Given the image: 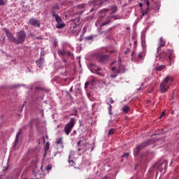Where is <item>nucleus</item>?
I'll return each mask as SVG.
<instances>
[{"instance_id":"nucleus-1","label":"nucleus","mask_w":179,"mask_h":179,"mask_svg":"<svg viewBox=\"0 0 179 179\" xmlns=\"http://www.w3.org/2000/svg\"><path fill=\"white\" fill-rule=\"evenodd\" d=\"M173 82V78L171 76H166V78H164L163 80L161 82L159 85V90L161 91V93L166 92L169 90Z\"/></svg>"},{"instance_id":"nucleus-2","label":"nucleus","mask_w":179,"mask_h":179,"mask_svg":"<svg viewBox=\"0 0 179 179\" xmlns=\"http://www.w3.org/2000/svg\"><path fill=\"white\" fill-rule=\"evenodd\" d=\"M173 58H175V56L173 50H168L166 52H162L159 56L156 57V59H168L170 62H172Z\"/></svg>"},{"instance_id":"nucleus-3","label":"nucleus","mask_w":179,"mask_h":179,"mask_svg":"<svg viewBox=\"0 0 179 179\" xmlns=\"http://www.w3.org/2000/svg\"><path fill=\"white\" fill-rule=\"evenodd\" d=\"M114 64H116L115 66H112V71H114L116 70V73H124L126 71V69L124 66L120 65V62H113L112 64H110V66H113Z\"/></svg>"},{"instance_id":"nucleus-4","label":"nucleus","mask_w":179,"mask_h":179,"mask_svg":"<svg viewBox=\"0 0 179 179\" xmlns=\"http://www.w3.org/2000/svg\"><path fill=\"white\" fill-rule=\"evenodd\" d=\"M26 38V34L24 31L17 33V38H15V44L20 45L24 42Z\"/></svg>"},{"instance_id":"nucleus-5","label":"nucleus","mask_w":179,"mask_h":179,"mask_svg":"<svg viewBox=\"0 0 179 179\" xmlns=\"http://www.w3.org/2000/svg\"><path fill=\"white\" fill-rule=\"evenodd\" d=\"M95 59H96V61L101 64L107 63L110 59L109 55H104L101 53H98L95 55Z\"/></svg>"},{"instance_id":"nucleus-6","label":"nucleus","mask_w":179,"mask_h":179,"mask_svg":"<svg viewBox=\"0 0 179 179\" xmlns=\"http://www.w3.org/2000/svg\"><path fill=\"white\" fill-rule=\"evenodd\" d=\"M151 142V140H148L146 141L144 143H142L139 145H138L136 147V149L134 150V155L137 156L138 154L139 153V152L144 148L150 145Z\"/></svg>"},{"instance_id":"nucleus-7","label":"nucleus","mask_w":179,"mask_h":179,"mask_svg":"<svg viewBox=\"0 0 179 179\" xmlns=\"http://www.w3.org/2000/svg\"><path fill=\"white\" fill-rule=\"evenodd\" d=\"M74 125H75V119L71 118L70 122L65 127L64 131L67 135H69Z\"/></svg>"},{"instance_id":"nucleus-8","label":"nucleus","mask_w":179,"mask_h":179,"mask_svg":"<svg viewBox=\"0 0 179 179\" xmlns=\"http://www.w3.org/2000/svg\"><path fill=\"white\" fill-rule=\"evenodd\" d=\"M2 30H3L8 37V38L9 39V41L10 42H13L14 43H15V39L16 38L13 36V34H12V32H10L8 29L6 28H3L2 29Z\"/></svg>"},{"instance_id":"nucleus-9","label":"nucleus","mask_w":179,"mask_h":179,"mask_svg":"<svg viewBox=\"0 0 179 179\" xmlns=\"http://www.w3.org/2000/svg\"><path fill=\"white\" fill-rule=\"evenodd\" d=\"M54 17H55L56 21L57 22V28L58 29H62L65 27V24L62 22V18L57 15H52Z\"/></svg>"},{"instance_id":"nucleus-10","label":"nucleus","mask_w":179,"mask_h":179,"mask_svg":"<svg viewBox=\"0 0 179 179\" xmlns=\"http://www.w3.org/2000/svg\"><path fill=\"white\" fill-rule=\"evenodd\" d=\"M108 0H92L90 1V6H99L104 1H107Z\"/></svg>"},{"instance_id":"nucleus-11","label":"nucleus","mask_w":179,"mask_h":179,"mask_svg":"<svg viewBox=\"0 0 179 179\" xmlns=\"http://www.w3.org/2000/svg\"><path fill=\"white\" fill-rule=\"evenodd\" d=\"M29 24L32 25L34 27H41V24L40 22L38 21L37 20L32 18L29 21Z\"/></svg>"},{"instance_id":"nucleus-12","label":"nucleus","mask_w":179,"mask_h":179,"mask_svg":"<svg viewBox=\"0 0 179 179\" xmlns=\"http://www.w3.org/2000/svg\"><path fill=\"white\" fill-rule=\"evenodd\" d=\"M165 44H166V42L164 41H163V38L161 37V38H159V46H158V48H157V52L158 53H159V52L162 50V48L164 47V46H165Z\"/></svg>"},{"instance_id":"nucleus-13","label":"nucleus","mask_w":179,"mask_h":179,"mask_svg":"<svg viewBox=\"0 0 179 179\" xmlns=\"http://www.w3.org/2000/svg\"><path fill=\"white\" fill-rule=\"evenodd\" d=\"M87 7V4H80L77 6V9L78 10V13L82 14L85 9Z\"/></svg>"},{"instance_id":"nucleus-14","label":"nucleus","mask_w":179,"mask_h":179,"mask_svg":"<svg viewBox=\"0 0 179 179\" xmlns=\"http://www.w3.org/2000/svg\"><path fill=\"white\" fill-rule=\"evenodd\" d=\"M145 3L147 6V8H146V10L144 11V10H142L141 13H142V16H145L148 13V11L150 10V2L148 0H145Z\"/></svg>"},{"instance_id":"nucleus-15","label":"nucleus","mask_w":179,"mask_h":179,"mask_svg":"<svg viewBox=\"0 0 179 179\" xmlns=\"http://www.w3.org/2000/svg\"><path fill=\"white\" fill-rule=\"evenodd\" d=\"M83 141H79L77 143V147H78V149H77V150L81 151L82 150H83V146H85L86 144H85V143H83Z\"/></svg>"},{"instance_id":"nucleus-16","label":"nucleus","mask_w":179,"mask_h":179,"mask_svg":"<svg viewBox=\"0 0 179 179\" xmlns=\"http://www.w3.org/2000/svg\"><path fill=\"white\" fill-rule=\"evenodd\" d=\"M59 9H60V7L59 6H55L52 7V16L58 15L57 11Z\"/></svg>"},{"instance_id":"nucleus-17","label":"nucleus","mask_w":179,"mask_h":179,"mask_svg":"<svg viewBox=\"0 0 179 179\" xmlns=\"http://www.w3.org/2000/svg\"><path fill=\"white\" fill-rule=\"evenodd\" d=\"M44 62H45V59H41V58L36 61V64H37L38 66L41 69L43 68V64Z\"/></svg>"},{"instance_id":"nucleus-18","label":"nucleus","mask_w":179,"mask_h":179,"mask_svg":"<svg viewBox=\"0 0 179 179\" xmlns=\"http://www.w3.org/2000/svg\"><path fill=\"white\" fill-rule=\"evenodd\" d=\"M50 148V143L47 142L45 145V154H44V158L46 157L48 152Z\"/></svg>"},{"instance_id":"nucleus-19","label":"nucleus","mask_w":179,"mask_h":179,"mask_svg":"<svg viewBox=\"0 0 179 179\" xmlns=\"http://www.w3.org/2000/svg\"><path fill=\"white\" fill-rule=\"evenodd\" d=\"M165 68H166V66H164V65H159V66H155V70L157 71H161L163 69H164Z\"/></svg>"},{"instance_id":"nucleus-20","label":"nucleus","mask_w":179,"mask_h":179,"mask_svg":"<svg viewBox=\"0 0 179 179\" xmlns=\"http://www.w3.org/2000/svg\"><path fill=\"white\" fill-rule=\"evenodd\" d=\"M21 134H22V130L20 129L19 131H18V133H17V135H16L15 145L18 143L19 138H20V136Z\"/></svg>"},{"instance_id":"nucleus-21","label":"nucleus","mask_w":179,"mask_h":179,"mask_svg":"<svg viewBox=\"0 0 179 179\" xmlns=\"http://www.w3.org/2000/svg\"><path fill=\"white\" fill-rule=\"evenodd\" d=\"M95 36L94 35H91L90 36H87L85 38H84V39H85L86 41H92L94 38Z\"/></svg>"},{"instance_id":"nucleus-22","label":"nucleus","mask_w":179,"mask_h":179,"mask_svg":"<svg viewBox=\"0 0 179 179\" xmlns=\"http://www.w3.org/2000/svg\"><path fill=\"white\" fill-rule=\"evenodd\" d=\"M130 110V108L127 106L123 107V112H124L125 113H127Z\"/></svg>"},{"instance_id":"nucleus-23","label":"nucleus","mask_w":179,"mask_h":179,"mask_svg":"<svg viewBox=\"0 0 179 179\" xmlns=\"http://www.w3.org/2000/svg\"><path fill=\"white\" fill-rule=\"evenodd\" d=\"M80 24L79 23V19H76V20H74V26H73V28L76 27L77 26H78Z\"/></svg>"},{"instance_id":"nucleus-24","label":"nucleus","mask_w":179,"mask_h":179,"mask_svg":"<svg viewBox=\"0 0 179 179\" xmlns=\"http://www.w3.org/2000/svg\"><path fill=\"white\" fill-rule=\"evenodd\" d=\"M59 54L62 55V56H66V52L64 50H59Z\"/></svg>"},{"instance_id":"nucleus-25","label":"nucleus","mask_w":179,"mask_h":179,"mask_svg":"<svg viewBox=\"0 0 179 179\" xmlns=\"http://www.w3.org/2000/svg\"><path fill=\"white\" fill-rule=\"evenodd\" d=\"M110 22V20H108L107 21L102 22V24H101V27L106 26V25L108 24Z\"/></svg>"},{"instance_id":"nucleus-26","label":"nucleus","mask_w":179,"mask_h":179,"mask_svg":"<svg viewBox=\"0 0 179 179\" xmlns=\"http://www.w3.org/2000/svg\"><path fill=\"white\" fill-rule=\"evenodd\" d=\"M44 56H45L44 50H43V49H41V57H40V59H44Z\"/></svg>"},{"instance_id":"nucleus-27","label":"nucleus","mask_w":179,"mask_h":179,"mask_svg":"<svg viewBox=\"0 0 179 179\" xmlns=\"http://www.w3.org/2000/svg\"><path fill=\"white\" fill-rule=\"evenodd\" d=\"M108 105H109V115H112L113 114L112 113V108H113V106H112L111 104H110V103H108Z\"/></svg>"},{"instance_id":"nucleus-28","label":"nucleus","mask_w":179,"mask_h":179,"mask_svg":"<svg viewBox=\"0 0 179 179\" xmlns=\"http://www.w3.org/2000/svg\"><path fill=\"white\" fill-rule=\"evenodd\" d=\"M143 53L142 52H140L139 54H138V56H137V58L140 60H142L143 59Z\"/></svg>"},{"instance_id":"nucleus-29","label":"nucleus","mask_w":179,"mask_h":179,"mask_svg":"<svg viewBox=\"0 0 179 179\" xmlns=\"http://www.w3.org/2000/svg\"><path fill=\"white\" fill-rule=\"evenodd\" d=\"M69 164L71 166H76V164L73 160L69 159Z\"/></svg>"},{"instance_id":"nucleus-30","label":"nucleus","mask_w":179,"mask_h":179,"mask_svg":"<svg viewBox=\"0 0 179 179\" xmlns=\"http://www.w3.org/2000/svg\"><path fill=\"white\" fill-rule=\"evenodd\" d=\"M115 133V130L113 129H110V130H109V133H108V135H112Z\"/></svg>"},{"instance_id":"nucleus-31","label":"nucleus","mask_w":179,"mask_h":179,"mask_svg":"<svg viewBox=\"0 0 179 179\" xmlns=\"http://www.w3.org/2000/svg\"><path fill=\"white\" fill-rule=\"evenodd\" d=\"M57 143L59 144H62V138H59L57 141Z\"/></svg>"},{"instance_id":"nucleus-32","label":"nucleus","mask_w":179,"mask_h":179,"mask_svg":"<svg viewBox=\"0 0 179 179\" xmlns=\"http://www.w3.org/2000/svg\"><path fill=\"white\" fill-rule=\"evenodd\" d=\"M112 10H113V11H112V13L114 12H116L117 10V6H113L112 7Z\"/></svg>"},{"instance_id":"nucleus-33","label":"nucleus","mask_w":179,"mask_h":179,"mask_svg":"<svg viewBox=\"0 0 179 179\" xmlns=\"http://www.w3.org/2000/svg\"><path fill=\"white\" fill-rule=\"evenodd\" d=\"M97 81V78L92 77V79H91V82H92V83H96Z\"/></svg>"},{"instance_id":"nucleus-34","label":"nucleus","mask_w":179,"mask_h":179,"mask_svg":"<svg viewBox=\"0 0 179 179\" xmlns=\"http://www.w3.org/2000/svg\"><path fill=\"white\" fill-rule=\"evenodd\" d=\"M52 167V164H49V165H48L46 170H48V171L51 170Z\"/></svg>"},{"instance_id":"nucleus-35","label":"nucleus","mask_w":179,"mask_h":179,"mask_svg":"<svg viewBox=\"0 0 179 179\" xmlns=\"http://www.w3.org/2000/svg\"><path fill=\"white\" fill-rule=\"evenodd\" d=\"M108 101H109L111 104H113V103H115V101L113 99V98H109Z\"/></svg>"},{"instance_id":"nucleus-36","label":"nucleus","mask_w":179,"mask_h":179,"mask_svg":"<svg viewBox=\"0 0 179 179\" xmlns=\"http://www.w3.org/2000/svg\"><path fill=\"white\" fill-rule=\"evenodd\" d=\"M67 55H68L69 57H72L73 56V54L71 52L69 51L68 53H67Z\"/></svg>"},{"instance_id":"nucleus-37","label":"nucleus","mask_w":179,"mask_h":179,"mask_svg":"<svg viewBox=\"0 0 179 179\" xmlns=\"http://www.w3.org/2000/svg\"><path fill=\"white\" fill-rule=\"evenodd\" d=\"M106 51H107L108 52L112 54V53L116 52H117V50H116V49H113V50H112V51H108V50H106Z\"/></svg>"},{"instance_id":"nucleus-38","label":"nucleus","mask_w":179,"mask_h":179,"mask_svg":"<svg viewBox=\"0 0 179 179\" xmlns=\"http://www.w3.org/2000/svg\"><path fill=\"white\" fill-rule=\"evenodd\" d=\"M43 164H42L41 167V170L39 171V175H41L43 173Z\"/></svg>"},{"instance_id":"nucleus-39","label":"nucleus","mask_w":179,"mask_h":179,"mask_svg":"<svg viewBox=\"0 0 179 179\" xmlns=\"http://www.w3.org/2000/svg\"><path fill=\"white\" fill-rule=\"evenodd\" d=\"M129 52H130V49L129 48H127L126 50V51H124V54H126V55L129 54Z\"/></svg>"},{"instance_id":"nucleus-40","label":"nucleus","mask_w":179,"mask_h":179,"mask_svg":"<svg viewBox=\"0 0 179 179\" xmlns=\"http://www.w3.org/2000/svg\"><path fill=\"white\" fill-rule=\"evenodd\" d=\"M0 5L1 6H4L5 5V3H4L3 0H0Z\"/></svg>"},{"instance_id":"nucleus-41","label":"nucleus","mask_w":179,"mask_h":179,"mask_svg":"<svg viewBox=\"0 0 179 179\" xmlns=\"http://www.w3.org/2000/svg\"><path fill=\"white\" fill-rule=\"evenodd\" d=\"M129 155V153L127 152V153H124V155H123V157H128V156Z\"/></svg>"},{"instance_id":"nucleus-42","label":"nucleus","mask_w":179,"mask_h":179,"mask_svg":"<svg viewBox=\"0 0 179 179\" xmlns=\"http://www.w3.org/2000/svg\"><path fill=\"white\" fill-rule=\"evenodd\" d=\"M165 115H166L165 112H162L161 116L159 117V119H161L162 117H164Z\"/></svg>"},{"instance_id":"nucleus-43","label":"nucleus","mask_w":179,"mask_h":179,"mask_svg":"<svg viewBox=\"0 0 179 179\" xmlns=\"http://www.w3.org/2000/svg\"><path fill=\"white\" fill-rule=\"evenodd\" d=\"M100 71H102V69H101V67H98V68H96V69L95 70L96 72Z\"/></svg>"},{"instance_id":"nucleus-44","label":"nucleus","mask_w":179,"mask_h":179,"mask_svg":"<svg viewBox=\"0 0 179 179\" xmlns=\"http://www.w3.org/2000/svg\"><path fill=\"white\" fill-rule=\"evenodd\" d=\"M117 77V75L116 74H112L110 75V78H115Z\"/></svg>"},{"instance_id":"nucleus-45","label":"nucleus","mask_w":179,"mask_h":179,"mask_svg":"<svg viewBox=\"0 0 179 179\" xmlns=\"http://www.w3.org/2000/svg\"><path fill=\"white\" fill-rule=\"evenodd\" d=\"M96 75H99V76L103 77V74H101V73L97 72V71H96Z\"/></svg>"},{"instance_id":"nucleus-46","label":"nucleus","mask_w":179,"mask_h":179,"mask_svg":"<svg viewBox=\"0 0 179 179\" xmlns=\"http://www.w3.org/2000/svg\"><path fill=\"white\" fill-rule=\"evenodd\" d=\"M138 6H139L140 8H142V7H143V3H140L138 4Z\"/></svg>"},{"instance_id":"nucleus-47","label":"nucleus","mask_w":179,"mask_h":179,"mask_svg":"<svg viewBox=\"0 0 179 179\" xmlns=\"http://www.w3.org/2000/svg\"><path fill=\"white\" fill-rule=\"evenodd\" d=\"M108 9L107 8L103 9V12H108Z\"/></svg>"},{"instance_id":"nucleus-48","label":"nucleus","mask_w":179,"mask_h":179,"mask_svg":"<svg viewBox=\"0 0 179 179\" xmlns=\"http://www.w3.org/2000/svg\"><path fill=\"white\" fill-rule=\"evenodd\" d=\"M88 85H89V83L88 82L85 83V87H87Z\"/></svg>"},{"instance_id":"nucleus-49","label":"nucleus","mask_w":179,"mask_h":179,"mask_svg":"<svg viewBox=\"0 0 179 179\" xmlns=\"http://www.w3.org/2000/svg\"><path fill=\"white\" fill-rule=\"evenodd\" d=\"M73 87L72 86V87H71V89H70V91H71V92H73Z\"/></svg>"},{"instance_id":"nucleus-50","label":"nucleus","mask_w":179,"mask_h":179,"mask_svg":"<svg viewBox=\"0 0 179 179\" xmlns=\"http://www.w3.org/2000/svg\"><path fill=\"white\" fill-rule=\"evenodd\" d=\"M36 90H42L41 87H36Z\"/></svg>"},{"instance_id":"nucleus-51","label":"nucleus","mask_w":179,"mask_h":179,"mask_svg":"<svg viewBox=\"0 0 179 179\" xmlns=\"http://www.w3.org/2000/svg\"><path fill=\"white\" fill-rule=\"evenodd\" d=\"M67 94H69V95L70 96V97H71V99H73V97L71 96V95L69 92H67Z\"/></svg>"},{"instance_id":"nucleus-52","label":"nucleus","mask_w":179,"mask_h":179,"mask_svg":"<svg viewBox=\"0 0 179 179\" xmlns=\"http://www.w3.org/2000/svg\"><path fill=\"white\" fill-rule=\"evenodd\" d=\"M83 31H84V33L86 31L85 28L83 29Z\"/></svg>"},{"instance_id":"nucleus-53","label":"nucleus","mask_w":179,"mask_h":179,"mask_svg":"<svg viewBox=\"0 0 179 179\" xmlns=\"http://www.w3.org/2000/svg\"><path fill=\"white\" fill-rule=\"evenodd\" d=\"M2 39H3V41H5V39H6V37H5V36H3V37L2 38Z\"/></svg>"},{"instance_id":"nucleus-54","label":"nucleus","mask_w":179,"mask_h":179,"mask_svg":"<svg viewBox=\"0 0 179 179\" xmlns=\"http://www.w3.org/2000/svg\"><path fill=\"white\" fill-rule=\"evenodd\" d=\"M102 179H108V178L107 177H103V178H102Z\"/></svg>"},{"instance_id":"nucleus-55","label":"nucleus","mask_w":179,"mask_h":179,"mask_svg":"<svg viewBox=\"0 0 179 179\" xmlns=\"http://www.w3.org/2000/svg\"><path fill=\"white\" fill-rule=\"evenodd\" d=\"M94 10V9H92L91 10H90V12H93Z\"/></svg>"},{"instance_id":"nucleus-56","label":"nucleus","mask_w":179,"mask_h":179,"mask_svg":"<svg viewBox=\"0 0 179 179\" xmlns=\"http://www.w3.org/2000/svg\"><path fill=\"white\" fill-rule=\"evenodd\" d=\"M50 159H51V158H48V161H50Z\"/></svg>"},{"instance_id":"nucleus-57","label":"nucleus","mask_w":179,"mask_h":179,"mask_svg":"<svg viewBox=\"0 0 179 179\" xmlns=\"http://www.w3.org/2000/svg\"><path fill=\"white\" fill-rule=\"evenodd\" d=\"M74 115L77 116V115H78V114H77V113H76V114H74Z\"/></svg>"},{"instance_id":"nucleus-58","label":"nucleus","mask_w":179,"mask_h":179,"mask_svg":"<svg viewBox=\"0 0 179 179\" xmlns=\"http://www.w3.org/2000/svg\"><path fill=\"white\" fill-rule=\"evenodd\" d=\"M173 164V162H171V163H170V165H171Z\"/></svg>"},{"instance_id":"nucleus-59","label":"nucleus","mask_w":179,"mask_h":179,"mask_svg":"<svg viewBox=\"0 0 179 179\" xmlns=\"http://www.w3.org/2000/svg\"><path fill=\"white\" fill-rule=\"evenodd\" d=\"M24 106V104H23V106H22V108Z\"/></svg>"},{"instance_id":"nucleus-60","label":"nucleus","mask_w":179,"mask_h":179,"mask_svg":"<svg viewBox=\"0 0 179 179\" xmlns=\"http://www.w3.org/2000/svg\"><path fill=\"white\" fill-rule=\"evenodd\" d=\"M171 179H176V178H171Z\"/></svg>"},{"instance_id":"nucleus-61","label":"nucleus","mask_w":179,"mask_h":179,"mask_svg":"<svg viewBox=\"0 0 179 179\" xmlns=\"http://www.w3.org/2000/svg\"><path fill=\"white\" fill-rule=\"evenodd\" d=\"M35 176L37 177V174L36 173L35 174Z\"/></svg>"},{"instance_id":"nucleus-62","label":"nucleus","mask_w":179,"mask_h":179,"mask_svg":"<svg viewBox=\"0 0 179 179\" xmlns=\"http://www.w3.org/2000/svg\"><path fill=\"white\" fill-rule=\"evenodd\" d=\"M134 55V52H132V53H131V55Z\"/></svg>"},{"instance_id":"nucleus-63","label":"nucleus","mask_w":179,"mask_h":179,"mask_svg":"<svg viewBox=\"0 0 179 179\" xmlns=\"http://www.w3.org/2000/svg\"><path fill=\"white\" fill-rule=\"evenodd\" d=\"M69 159H71V155L69 156Z\"/></svg>"},{"instance_id":"nucleus-64","label":"nucleus","mask_w":179,"mask_h":179,"mask_svg":"<svg viewBox=\"0 0 179 179\" xmlns=\"http://www.w3.org/2000/svg\"><path fill=\"white\" fill-rule=\"evenodd\" d=\"M24 179H27V178H24Z\"/></svg>"}]
</instances>
